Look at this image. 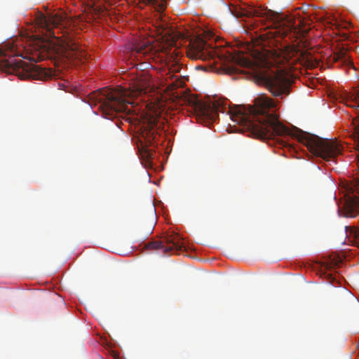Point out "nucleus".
Segmentation results:
<instances>
[{"label":"nucleus","instance_id":"aec40b11","mask_svg":"<svg viewBox=\"0 0 359 359\" xmlns=\"http://www.w3.org/2000/svg\"><path fill=\"white\" fill-rule=\"evenodd\" d=\"M273 93V95L274 96H279V95H281L283 94V93H287V91H280V90H278V91H271Z\"/></svg>","mask_w":359,"mask_h":359},{"label":"nucleus","instance_id":"4be33fe9","mask_svg":"<svg viewBox=\"0 0 359 359\" xmlns=\"http://www.w3.org/2000/svg\"><path fill=\"white\" fill-rule=\"evenodd\" d=\"M237 69L236 68H229L228 69V73L229 74H234V73H236L237 72Z\"/></svg>","mask_w":359,"mask_h":359},{"label":"nucleus","instance_id":"a211bd4d","mask_svg":"<svg viewBox=\"0 0 359 359\" xmlns=\"http://www.w3.org/2000/svg\"><path fill=\"white\" fill-rule=\"evenodd\" d=\"M156 48L158 50V53H157V54H156L154 57H151L152 59H154V58H155V57H156L157 55H158V57H161V55H159V54H161V53L164 54V55H165V57H167L168 55H172V54H173V53H174V52L175 51V49L173 52H171V51H172L171 48L168 49V48H164V47L161 48V50H160V48H157V47H156Z\"/></svg>","mask_w":359,"mask_h":359},{"label":"nucleus","instance_id":"423d86ee","mask_svg":"<svg viewBox=\"0 0 359 359\" xmlns=\"http://www.w3.org/2000/svg\"><path fill=\"white\" fill-rule=\"evenodd\" d=\"M182 242L180 236L176 233H171L165 236L163 241H149L146 244L149 250L162 249L163 252H177L182 250Z\"/></svg>","mask_w":359,"mask_h":359},{"label":"nucleus","instance_id":"1a4fd4ad","mask_svg":"<svg viewBox=\"0 0 359 359\" xmlns=\"http://www.w3.org/2000/svg\"><path fill=\"white\" fill-rule=\"evenodd\" d=\"M96 90H158V88H155L149 75L142 73L136 77V80L134 82V86L133 87L111 88L106 86L97 88Z\"/></svg>","mask_w":359,"mask_h":359},{"label":"nucleus","instance_id":"9b49d317","mask_svg":"<svg viewBox=\"0 0 359 359\" xmlns=\"http://www.w3.org/2000/svg\"><path fill=\"white\" fill-rule=\"evenodd\" d=\"M332 60L334 62L341 61L342 64L344 65H346L348 66L353 65V64L349 60L348 57L347 56L346 51L344 49L340 50L337 53H334L332 56Z\"/></svg>","mask_w":359,"mask_h":359},{"label":"nucleus","instance_id":"412c9836","mask_svg":"<svg viewBox=\"0 0 359 359\" xmlns=\"http://www.w3.org/2000/svg\"><path fill=\"white\" fill-rule=\"evenodd\" d=\"M295 25L294 23H291L289 26H288V30L290 32H292V30H295Z\"/></svg>","mask_w":359,"mask_h":359},{"label":"nucleus","instance_id":"f8f14e48","mask_svg":"<svg viewBox=\"0 0 359 359\" xmlns=\"http://www.w3.org/2000/svg\"><path fill=\"white\" fill-rule=\"evenodd\" d=\"M346 237L354 244H359V229L352 226H345Z\"/></svg>","mask_w":359,"mask_h":359},{"label":"nucleus","instance_id":"0eeeda50","mask_svg":"<svg viewBox=\"0 0 359 359\" xmlns=\"http://www.w3.org/2000/svg\"><path fill=\"white\" fill-rule=\"evenodd\" d=\"M124 95L127 91H118ZM132 93H142V91H131ZM145 94L149 93L147 106L157 114L158 111H163L171 102V95L168 94L169 91H143Z\"/></svg>","mask_w":359,"mask_h":359},{"label":"nucleus","instance_id":"dca6fc26","mask_svg":"<svg viewBox=\"0 0 359 359\" xmlns=\"http://www.w3.org/2000/svg\"><path fill=\"white\" fill-rule=\"evenodd\" d=\"M146 135L148 139V142H152L156 141L158 133L156 130L154 129V126L153 123L151 124V128L146 133Z\"/></svg>","mask_w":359,"mask_h":359},{"label":"nucleus","instance_id":"b1692460","mask_svg":"<svg viewBox=\"0 0 359 359\" xmlns=\"http://www.w3.org/2000/svg\"><path fill=\"white\" fill-rule=\"evenodd\" d=\"M147 157L148 158H152L153 154L150 151H146Z\"/></svg>","mask_w":359,"mask_h":359},{"label":"nucleus","instance_id":"393cba45","mask_svg":"<svg viewBox=\"0 0 359 359\" xmlns=\"http://www.w3.org/2000/svg\"><path fill=\"white\" fill-rule=\"evenodd\" d=\"M93 92L95 93H97V91L93 90Z\"/></svg>","mask_w":359,"mask_h":359},{"label":"nucleus","instance_id":"4468645a","mask_svg":"<svg viewBox=\"0 0 359 359\" xmlns=\"http://www.w3.org/2000/svg\"><path fill=\"white\" fill-rule=\"evenodd\" d=\"M91 11L97 17L105 16L106 15H109L108 10L104 6L102 5H95L94 4L91 7Z\"/></svg>","mask_w":359,"mask_h":359},{"label":"nucleus","instance_id":"6e6552de","mask_svg":"<svg viewBox=\"0 0 359 359\" xmlns=\"http://www.w3.org/2000/svg\"><path fill=\"white\" fill-rule=\"evenodd\" d=\"M332 101L340 100L351 107H359V91H325Z\"/></svg>","mask_w":359,"mask_h":359},{"label":"nucleus","instance_id":"39448f33","mask_svg":"<svg viewBox=\"0 0 359 359\" xmlns=\"http://www.w3.org/2000/svg\"><path fill=\"white\" fill-rule=\"evenodd\" d=\"M187 56L193 60H206L215 56V50L200 36H196L189 42L187 49Z\"/></svg>","mask_w":359,"mask_h":359},{"label":"nucleus","instance_id":"f3484780","mask_svg":"<svg viewBox=\"0 0 359 359\" xmlns=\"http://www.w3.org/2000/svg\"><path fill=\"white\" fill-rule=\"evenodd\" d=\"M185 83L182 79H176L175 81H172L168 87H167L165 90H175V88H184Z\"/></svg>","mask_w":359,"mask_h":359},{"label":"nucleus","instance_id":"20e7f679","mask_svg":"<svg viewBox=\"0 0 359 359\" xmlns=\"http://www.w3.org/2000/svg\"><path fill=\"white\" fill-rule=\"evenodd\" d=\"M128 48L130 49L128 57L137 61L143 57L149 60L154 57L158 51L153 43V41L146 39H135Z\"/></svg>","mask_w":359,"mask_h":359},{"label":"nucleus","instance_id":"6ab92c4d","mask_svg":"<svg viewBox=\"0 0 359 359\" xmlns=\"http://www.w3.org/2000/svg\"><path fill=\"white\" fill-rule=\"evenodd\" d=\"M67 83H68V82H67L65 81H60L58 83V86L60 87L59 90H66L67 88H68L69 86H68Z\"/></svg>","mask_w":359,"mask_h":359},{"label":"nucleus","instance_id":"5701e85b","mask_svg":"<svg viewBox=\"0 0 359 359\" xmlns=\"http://www.w3.org/2000/svg\"><path fill=\"white\" fill-rule=\"evenodd\" d=\"M328 276H329V280H330V283L332 284H334V278L332 277V274H329Z\"/></svg>","mask_w":359,"mask_h":359},{"label":"nucleus","instance_id":"2eb2a0df","mask_svg":"<svg viewBox=\"0 0 359 359\" xmlns=\"http://www.w3.org/2000/svg\"><path fill=\"white\" fill-rule=\"evenodd\" d=\"M36 76H38L39 79L46 80L55 76V74H53L51 69L46 70L45 69H39L37 71Z\"/></svg>","mask_w":359,"mask_h":359},{"label":"nucleus","instance_id":"7ed1b4c3","mask_svg":"<svg viewBox=\"0 0 359 359\" xmlns=\"http://www.w3.org/2000/svg\"><path fill=\"white\" fill-rule=\"evenodd\" d=\"M20 56H8L0 50V70L8 74L21 76H30L32 70L38 68L32 62H38L46 59L52 60V43L47 41H41L39 50H35L31 57H29V62L23 60Z\"/></svg>","mask_w":359,"mask_h":359},{"label":"nucleus","instance_id":"f257e3e1","mask_svg":"<svg viewBox=\"0 0 359 359\" xmlns=\"http://www.w3.org/2000/svg\"><path fill=\"white\" fill-rule=\"evenodd\" d=\"M182 92L189 104L202 116L212 121L217 118L219 111L224 113L229 109L233 121L243 125L259 138L290 136L306 146L313 155L327 161L342 152L344 147L337 140L323 139L296 127L290 129L282 124L275 114L276 103L264 95L255 98L253 105L240 104L232 109L226 98L214 95L212 99L203 101L197 95L191 94V91Z\"/></svg>","mask_w":359,"mask_h":359},{"label":"nucleus","instance_id":"9d476101","mask_svg":"<svg viewBox=\"0 0 359 359\" xmlns=\"http://www.w3.org/2000/svg\"><path fill=\"white\" fill-rule=\"evenodd\" d=\"M229 10L231 14L237 18L243 17H266V18H269L271 17V11H267L264 8H262L261 7H252L249 9H245L241 7L233 6V8H229Z\"/></svg>","mask_w":359,"mask_h":359},{"label":"nucleus","instance_id":"f03ea898","mask_svg":"<svg viewBox=\"0 0 359 359\" xmlns=\"http://www.w3.org/2000/svg\"><path fill=\"white\" fill-rule=\"evenodd\" d=\"M233 59L240 66L257 71V82L268 90H290L298 81L292 71L298 62L311 68L319 65L310 53L294 46L255 50L250 57L242 55Z\"/></svg>","mask_w":359,"mask_h":359},{"label":"nucleus","instance_id":"ddd939ff","mask_svg":"<svg viewBox=\"0 0 359 359\" xmlns=\"http://www.w3.org/2000/svg\"><path fill=\"white\" fill-rule=\"evenodd\" d=\"M140 4H143L145 5H152L155 9L158 12H163L166 7V1L167 0H161V2L158 0H138Z\"/></svg>","mask_w":359,"mask_h":359}]
</instances>
